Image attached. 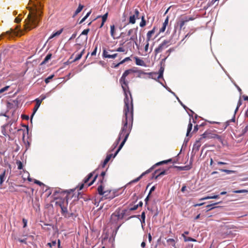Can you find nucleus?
Returning a JSON list of instances; mask_svg holds the SVG:
<instances>
[{
	"label": "nucleus",
	"instance_id": "nucleus-40",
	"mask_svg": "<svg viewBox=\"0 0 248 248\" xmlns=\"http://www.w3.org/2000/svg\"><path fill=\"white\" fill-rule=\"evenodd\" d=\"M54 75H52L50 76H49L48 77H47L45 79V82L47 84L48 83H49L50 81V80L51 79H52V78L54 77Z\"/></svg>",
	"mask_w": 248,
	"mask_h": 248
},
{
	"label": "nucleus",
	"instance_id": "nucleus-37",
	"mask_svg": "<svg viewBox=\"0 0 248 248\" xmlns=\"http://www.w3.org/2000/svg\"><path fill=\"white\" fill-rule=\"evenodd\" d=\"M16 163L17 165V168L18 170H21L23 169V164L20 161L17 160Z\"/></svg>",
	"mask_w": 248,
	"mask_h": 248
},
{
	"label": "nucleus",
	"instance_id": "nucleus-5",
	"mask_svg": "<svg viewBox=\"0 0 248 248\" xmlns=\"http://www.w3.org/2000/svg\"><path fill=\"white\" fill-rule=\"evenodd\" d=\"M98 193L103 196L105 199L111 200L116 196L115 192L113 190L104 191V186L103 185H101L97 188Z\"/></svg>",
	"mask_w": 248,
	"mask_h": 248
},
{
	"label": "nucleus",
	"instance_id": "nucleus-36",
	"mask_svg": "<svg viewBox=\"0 0 248 248\" xmlns=\"http://www.w3.org/2000/svg\"><path fill=\"white\" fill-rule=\"evenodd\" d=\"M192 128V124L191 123L190 121H189V123L188 125L187 130V133L186 136H188L189 135V133L191 131Z\"/></svg>",
	"mask_w": 248,
	"mask_h": 248
},
{
	"label": "nucleus",
	"instance_id": "nucleus-50",
	"mask_svg": "<svg viewBox=\"0 0 248 248\" xmlns=\"http://www.w3.org/2000/svg\"><path fill=\"white\" fill-rule=\"evenodd\" d=\"M178 168H179L181 170H187L188 168L186 166L185 167H177Z\"/></svg>",
	"mask_w": 248,
	"mask_h": 248
},
{
	"label": "nucleus",
	"instance_id": "nucleus-46",
	"mask_svg": "<svg viewBox=\"0 0 248 248\" xmlns=\"http://www.w3.org/2000/svg\"><path fill=\"white\" fill-rule=\"evenodd\" d=\"M56 244V243L55 241H53L52 243H47V245L48 246L50 247H51L52 246H55Z\"/></svg>",
	"mask_w": 248,
	"mask_h": 248
},
{
	"label": "nucleus",
	"instance_id": "nucleus-62",
	"mask_svg": "<svg viewBox=\"0 0 248 248\" xmlns=\"http://www.w3.org/2000/svg\"><path fill=\"white\" fill-rule=\"evenodd\" d=\"M243 98H244V99L245 100H247L248 101V96H243Z\"/></svg>",
	"mask_w": 248,
	"mask_h": 248
},
{
	"label": "nucleus",
	"instance_id": "nucleus-23",
	"mask_svg": "<svg viewBox=\"0 0 248 248\" xmlns=\"http://www.w3.org/2000/svg\"><path fill=\"white\" fill-rule=\"evenodd\" d=\"M6 170H4L1 174H0V185H2L3 182L5 180L6 176Z\"/></svg>",
	"mask_w": 248,
	"mask_h": 248
},
{
	"label": "nucleus",
	"instance_id": "nucleus-38",
	"mask_svg": "<svg viewBox=\"0 0 248 248\" xmlns=\"http://www.w3.org/2000/svg\"><path fill=\"white\" fill-rule=\"evenodd\" d=\"M51 57V54H48L46 55V56L45 57L44 61L42 63H46L49 59H50Z\"/></svg>",
	"mask_w": 248,
	"mask_h": 248
},
{
	"label": "nucleus",
	"instance_id": "nucleus-34",
	"mask_svg": "<svg viewBox=\"0 0 248 248\" xmlns=\"http://www.w3.org/2000/svg\"><path fill=\"white\" fill-rule=\"evenodd\" d=\"M141 18V21L140 24V26L141 27H144L146 24V20L144 18V16H142Z\"/></svg>",
	"mask_w": 248,
	"mask_h": 248
},
{
	"label": "nucleus",
	"instance_id": "nucleus-6",
	"mask_svg": "<svg viewBox=\"0 0 248 248\" xmlns=\"http://www.w3.org/2000/svg\"><path fill=\"white\" fill-rule=\"evenodd\" d=\"M143 202H139V204L134 205H130L127 209H120V212L121 215H123V218L126 216H129L131 214V211L137 209L139 206L141 207Z\"/></svg>",
	"mask_w": 248,
	"mask_h": 248
},
{
	"label": "nucleus",
	"instance_id": "nucleus-1",
	"mask_svg": "<svg viewBox=\"0 0 248 248\" xmlns=\"http://www.w3.org/2000/svg\"><path fill=\"white\" fill-rule=\"evenodd\" d=\"M135 71L132 69L125 70L119 80L120 84L123 90L125 96L124 99V115L122 120V126L119 137L114 143L113 147L115 148L121 140H122L118 149L114 155V157L120 151L131 132L133 123V99L128 86V80L134 77Z\"/></svg>",
	"mask_w": 248,
	"mask_h": 248
},
{
	"label": "nucleus",
	"instance_id": "nucleus-56",
	"mask_svg": "<svg viewBox=\"0 0 248 248\" xmlns=\"http://www.w3.org/2000/svg\"><path fill=\"white\" fill-rule=\"evenodd\" d=\"M148 239H149V241L150 242H151L152 241V236L150 233L148 234Z\"/></svg>",
	"mask_w": 248,
	"mask_h": 248
},
{
	"label": "nucleus",
	"instance_id": "nucleus-21",
	"mask_svg": "<svg viewBox=\"0 0 248 248\" xmlns=\"http://www.w3.org/2000/svg\"><path fill=\"white\" fill-rule=\"evenodd\" d=\"M134 59L135 60L136 64L138 65L142 66L144 65V62L143 60L138 58V57H135Z\"/></svg>",
	"mask_w": 248,
	"mask_h": 248
},
{
	"label": "nucleus",
	"instance_id": "nucleus-2",
	"mask_svg": "<svg viewBox=\"0 0 248 248\" xmlns=\"http://www.w3.org/2000/svg\"><path fill=\"white\" fill-rule=\"evenodd\" d=\"M43 0H30L29 6V13L25 20V29L31 30L36 28L41 19L43 9Z\"/></svg>",
	"mask_w": 248,
	"mask_h": 248
},
{
	"label": "nucleus",
	"instance_id": "nucleus-31",
	"mask_svg": "<svg viewBox=\"0 0 248 248\" xmlns=\"http://www.w3.org/2000/svg\"><path fill=\"white\" fill-rule=\"evenodd\" d=\"M167 242L173 247H174L175 246V240H174V239H173L172 238H169V239H167Z\"/></svg>",
	"mask_w": 248,
	"mask_h": 248
},
{
	"label": "nucleus",
	"instance_id": "nucleus-54",
	"mask_svg": "<svg viewBox=\"0 0 248 248\" xmlns=\"http://www.w3.org/2000/svg\"><path fill=\"white\" fill-rule=\"evenodd\" d=\"M204 203V202H201V203H199V204H194L193 206H194V207H196V206H202V205Z\"/></svg>",
	"mask_w": 248,
	"mask_h": 248
},
{
	"label": "nucleus",
	"instance_id": "nucleus-27",
	"mask_svg": "<svg viewBox=\"0 0 248 248\" xmlns=\"http://www.w3.org/2000/svg\"><path fill=\"white\" fill-rule=\"evenodd\" d=\"M108 13H106L105 15H104L102 16V23L100 25V28L102 27L104 25L105 22L107 20V19L108 18Z\"/></svg>",
	"mask_w": 248,
	"mask_h": 248
},
{
	"label": "nucleus",
	"instance_id": "nucleus-26",
	"mask_svg": "<svg viewBox=\"0 0 248 248\" xmlns=\"http://www.w3.org/2000/svg\"><path fill=\"white\" fill-rule=\"evenodd\" d=\"M112 155V154H109V155H107L106 158L104 160V162L102 164L103 168L105 167V166L106 165V164L108 163V162L109 161V160L111 158Z\"/></svg>",
	"mask_w": 248,
	"mask_h": 248
},
{
	"label": "nucleus",
	"instance_id": "nucleus-22",
	"mask_svg": "<svg viewBox=\"0 0 248 248\" xmlns=\"http://www.w3.org/2000/svg\"><path fill=\"white\" fill-rule=\"evenodd\" d=\"M63 29H61V30L57 31L55 32H53L51 35L49 37V39H51L55 37L58 36L60 35L62 32Z\"/></svg>",
	"mask_w": 248,
	"mask_h": 248
},
{
	"label": "nucleus",
	"instance_id": "nucleus-7",
	"mask_svg": "<svg viewBox=\"0 0 248 248\" xmlns=\"http://www.w3.org/2000/svg\"><path fill=\"white\" fill-rule=\"evenodd\" d=\"M56 203L60 206L62 210V214L65 217L69 218L73 216V213H69L68 212V202H56Z\"/></svg>",
	"mask_w": 248,
	"mask_h": 248
},
{
	"label": "nucleus",
	"instance_id": "nucleus-8",
	"mask_svg": "<svg viewBox=\"0 0 248 248\" xmlns=\"http://www.w3.org/2000/svg\"><path fill=\"white\" fill-rule=\"evenodd\" d=\"M123 216L120 214V208L116 210L111 215L110 222L112 224H117L119 220L123 218Z\"/></svg>",
	"mask_w": 248,
	"mask_h": 248
},
{
	"label": "nucleus",
	"instance_id": "nucleus-17",
	"mask_svg": "<svg viewBox=\"0 0 248 248\" xmlns=\"http://www.w3.org/2000/svg\"><path fill=\"white\" fill-rule=\"evenodd\" d=\"M110 35L113 39L118 38L119 37L116 36V29L114 25L110 26Z\"/></svg>",
	"mask_w": 248,
	"mask_h": 248
},
{
	"label": "nucleus",
	"instance_id": "nucleus-64",
	"mask_svg": "<svg viewBox=\"0 0 248 248\" xmlns=\"http://www.w3.org/2000/svg\"><path fill=\"white\" fill-rule=\"evenodd\" d=\"M155 189V186H153L151 189H150V192L151 193L152 191H154Z\"/></svg>",
	"mask_w": 248,
	"mask_h": 248
},
{
	"label": "nucleus",
	"instance_id": "nucleus-42",
	"mask_svg": "<svg viewBox=\"0 0 248 248\" xmlns=\"http://www.w3.org/2000/svg\"><path fill=\"white\" fill-rule=\"evenodd\" d=\"M141 219H142V221H141V223H145V213L144 212H143L142 213H141Z\"/></svg>",
	"mask_w": 248,
	"mask_h": 248
},
{
	"label": "nucleus",
	"instance_id": "nucleus-28",
	"mask_svg": "<svg viewBox=\"0 0 248 248\" xmlns=\"http://www.w3.org/2000/svg\"><path fill=\"white\" fill-rule=\"evenodd\" d=\"M182 236L184 238L185 241H186V242H188V241L196 242V240L195 239L192 238L190 237H186V235H184V234H183Z\"/></svg>",
	"mask_w": 248,
	"mask_h": 248
},
{
	"label": "nucleus",
	"instance_id": "nucleus-19",
	"mask_svg": "<svg viewBox=\"0 0 248 248\" xmlns=\"http://www.w3.org/2000/svg\"><path fill=\"white\" fill-rule=\"evenodd\" d=\"M130 61H131L130 57H126L116 64H115L114 63H113L112 64V67H113L115 68H117L119 67V66L120 64H122L124 63L125 62Z\"/></svg>",
	"mask_w": 248,
	"mask_h": 248
},
{
	"label": "nucleus",
	"instance_id": "nucleus-16",
	"mask_svg": "<svg viewBox=\"0 0 248 248\" xmlns=\"http://www.w3.org/2000/svg\"><path fill=\"white\" fill-rule=\"evenodd\" d=\"M205 134L204 133L202 135V137L199 139V140H197L196 141L194 145V147L195 148H197V149L198 150L199 148L201 145V142L203 141V140L205 138Z\"/></svg>",
	"mask_w": 248,
	"mask_h": 248
},
{
	"label": "nucleus",
	"instance_id": "nucleus-12",
	"mask_svg": "<svg viewBox=\"0 0 248 248\" xmlns=\"http://www.w3.org/2000/svg\"><path fill=\"white\" fill-rule=\"evenodd\" d=\"M137 31H138V28H133L130 29L128 32H127V35L130 36L129 39H127L125 40L126 41H127L128 40L136 41V40H137Z\"/></svg>",
	"mask_w": 248,
	"mask_h": 248
},
{
	"label": "nucleus",
	"instance_id": "nucleus-43",
	"mask_svg": "<svg viewBox=\"0 0 248 248\" xmlns=\"http://www.w3.org/2000/svg\"><path fill=\"white\" fill-rule=\"evenodd\" d=\"M218 197V196H217V195H215V196H214L212 197L207 196V197H205L202 198L201 200H207V199H216Z\"/></svg>",
	"mask_w": 248,
	"mask_h": 248
},
{
	"label": "nucleus",
	"instance_id": "nucleus-20",
	"mask_svg": "<svg viewBox=\"0 0 248 248\" xmlns=\"http://www.w3.org/2000/svg\"><path fill=\"white\" fill-rule=\"evenodd\" d=\"M169 17L168 16L166 17V19L165 20L164 23H163L162 27L160 29V32H164L165 31L166 26L168 25V23H169Z\"/></svg>",
	"mask_w": 248,
	"mask_h": 248
},
{
	"label": "nucleus",
	"instance_id": "nucleus-48",
	"mask_svg": "<svg viewBox=\"0 0 248 248\" xmlns=\"http://www.w3.org/2000/svg\"><path fill=\"white\" fill-rule=\"evenodd\" d=\"M89 30L86 29L83 31L81 33V34L83 35H87L88 33L89 32Z\"/></svg>",
	"mask_w": 248,
	"mask_h": 248
},
{
	"label": "nucleus",
	"instance_id": "nucleus-18",
	"mask_svg": "<svg viewBox=\"0 0 248 248\" xmlns=\"http://www.w3.org/2000/svg\"><path fill=\"white\" fill-rule=\"evenodd\" d=\"M219 202H214L213 204H210V205H206L205 208V209L203 210V211H205L206 212L210 211V210H211L212 209H214L215 208H218V206H215L216 205H217V203H218Z\"/></svg>",
	"mask_w": 248,
	"mask_h": 248
},
{
	"label": "nucleus",
	"instance_id": "nucleus-55",
	"mask_svg": "<svg viewBox=\"0 0 248 248\" xmlns=\"http://www.w3.org/2000/svg\"><path fill=\"white\" fill-rule=\"evenodd\" d=\"M186 187L184 186L182 187L181 191L184 192L186 190Z\"/></svg>",
	"mask_w": 248,
	"mask_h": 248
},
{
	"label": "nucleus",
	"instance_id": "nucleus-41",
	"mask_svg": "<svg viewBox=\"0 0 248 248\" xmlns=\"http://www.w3.org/2000/svg\"><path fill=\"white\" fill-rule=\"evenodd\" d=\"M10 86H5V87L1 89L0 90V94L4 93V92L8 90V89L9 88Z\"/></svg>",
	"mask_w": 248,
	"mask_h": 248
},
{
	"label": "nucleus",
	"instance_id": "nucleus-39",
	"mask_svg": "<svg viewBox=\"0 0 248 248\" xmlns=\"http://www.w3.org/2000/svg\"><path fill=\"white\" fill-rule=\"evenodd\" d=\"M91 13V11L89 12L86 14V15L81 19V20L80 22V23H82V22H83L87 18V17L90 15Z\"/></svg>",
	"mask_w": 248,
	"mask_h": 248
},
{
	"label": "nucleus",
	"instance_id": "nucleus-14",
	"mask_svg": "<svg viewBox=\"0 0 248 248\" xmlns=\"http://www.w3.org/2000/svg\"><path fill=\"white\" fill-rule=\"evenodd\" d=\"M170 45V42L168 40H164L159 46L156 47L155 52V54H158L161 52L163 49L167 48Z\"/></svg>",
	"mask_w": 248,
	"mask_h": 248
},
{
	"label": "nucleus",
	"instance_id": "nucleus-15",
	"mask_svg": "<svg viewBox=\"0 0 248 248\" xmlns=\"http://www.w3.org/2000/svg\"><path fill=\"white\" fill-rule=\"evenodd\" d=\"M18 27H16V29L13 30L11 29L10 31H7L6 32V34L8 36V37H13L15 36H17L18 34V30L17 29Z\"/></svg>",
	"mask_w": 248,
	"mask_h": 248
},
{
	"label": "nucleus",
	"instance_id": "nucleus-10",
	"mask_svg": "<svg viewBox=\"0 0 248 248\" xmlns=\"http://www.w3.org/2000/svg\"><path fill=\"white\" fill-rule=\"evenodd\" d=\"M114 50H109L107 51L104 50L103 51V56L106 58L112 59H114L117 57L119 58V60H121L122 58V55L121 54H119L118 53H113L110 54V52H113Z\"/></svg>",
	"mask_w": 248,
	"mask_h": 248
},
{
	"label": "nucleus",
	"instance_id": "nucleus-11",
	"mask_svg": "<svg viewBox=\"0 0 248 248\" xmlns=\"http://www.w3.org/2000/svg\"><path fill=\"white\" fill-rule=\"evenodd\" d=\"M192 17L187 16H181L179 17L176 22L177 26H179L180 29H182L185 23L190 20H193Z\"/></svg>",
	"mask_w": 248,
	"mask_h": 248
},
{
	"label": "nucleus",
	"instance_id": "nucleus-49",
	"mask_svg": "<svg viewBox=\"0 0 248 248\" xmlns=\"http://www.w3.org/2000/svg\"><path fill=\"white\" fill-rule=\"evenodd\" d=\"M247 191H248L246 190H241L235 191L234 192L237 193H240L246 192H247Z\"/></svg>",
	"mask_w": 248,
	"mask_h": 248
},
{
	"label": "nucleus",
	"instance_id": "nucleus-59",
	"mask_svg": "<svg viewBox=\"0 0 248 248\" xmlns=\"http://www.w3.org/2000/svg\"><path fill=\"white\" fill-rule=\"evenodd\" d=\"M241 103H240V101H239L238 102V104L237 105V108H236L235 109V112H236V111L238 110V108L239 107Z\"/></svg>",
	"mask_w": 248,
	"mask_h": 248
},
{
	"label": "nucleus",
	"instance_id": "nucleus-60",
	"mask_svg": "<svg viewBox=\"0 0 248 248\" xmlns=\"http://www.w3.org/2000/svg\"><path fill=\"white\" fill-rule=\"evenodd\" d=\"M146 246V243L145 242H142L141 244V246L142 247V248H144Z\"/></svg>",
	"mask_w": 248,
	"mask_h": 248
},
{
	"label": "nucleus",
	"instance_id": "nucleus-63",
	"mask_svg": "<svg viewBox=\"0 0 248 248\" xmlns=\"http://www.w3.org/2000/svg\"><path fill=\"white\" fill-rule=\"evenodd\" d=\"M200 214L198 215L195 218V220H197L200 218Z\"/></svg>",
	"mask_w": 248,
	"mask_h": 248
},
{
	"label": "nucleus",
	"instance_id": "nucleus-58",
	"mask_svg": "<svg viewBox=\"0 0 248 248\" xmlns=\"http://www.w3.org/2000/svg\"><path fill=\"white\" fill-rule=\"evenodd\" d=\"M19 242L21 243H26V239H19L18 240Z\"/></svg>",
	"mask_w": 248,
	"mask_h": 248
},
{
	"label": "nucleus",
	"instance_id": "nucleus-53",
	"mask_svg": "<svg viewBox=\"0 0 248 248\" xmlns=\"http://www.w3.org/2000/svg\"><path fill=\"white\" fill-rule=\"evenodd\" d=\"M217 163L218 165H227V163L222 162V161H218Z\"/></svg>",
	"mask_w": 248,
	"mask_h": 248
},
{
	"label": "nucleus",
	"instance_id": "nucleus-35",
	"mask_svg": "<svg viewBox=\"0 0 248 248\" xmlns=\"http://www.w3.org/2000/svg\"><path fill=\"white\" fill-rule=\"evenodd\" d=\"M99 203L100 202H94V205L96 206V207H98V208H97L96 210V211H97L101 210L103 208L104 205L103 203H101L100 205H99Z\"/></svg>",
	"mask_w": 248,
	"mask_h": 248
},
{
	"label": "nucleus",
	"instance_id": "nucleus-45",
	"mask_svg": "<svg viewBox=\"0 0 248 248\" xmlns=\"http://www.w3.org/2000/svg\"><path fill=\"white\" fill-rule=\"evenodd\" d=\"M149 42L146 41V44L145 46L144 50L146 53L148 52L149 47Z\"/></svg>",
	"mask_w": 248,
	"mask_h": 248
},
{
	"label": "nucleus",
	"instance_id": "nucleus-30",
	"mask_svg": "<svg viewBox=\"0 0 248 248\" xmlns=\"http://www.w3.org/2000/svg\"><path fill=\"white\" fill-rule=\"evenodd\" d=\"M220 170L222 172H224L227 174L235 173V171L232 170H225V169H220Z\"/></svg>",
	"mask_w": 248,
	"mask_h": 248
},
{
	"label": "nucleus",
	"instance_id": "nucleus-24",
	"mask_svg": "<svg viewBox=\"0 0 248 248\" xmlns=\"http://www.w3.org/2000/svg\"><path fill=\"white\" fill-rule=\"evenodd\" d=\"M155 31L154 30H152L151 31H149L147 33V38L146 40L147 42H149L151 40L152 35L154 34Z\"/></svg>",
	"mask_w": 248,
	"mask_h": 248
},
{
	"label": "nucleus",
	"instance_id": "nucleus-47",
	"mask_svg": "<svg viewBox=\"0 0 248 248\" xmlns=\"http://www.w3.org/2000/svg\"><path fill=\"white\" fill-rule=\"evenodd\" d=\"M19 16H20V15H19V16L18 17H17L15 18V21L16 22L19 23L21 21V18L19 17Z\"/></svg>",
	"mask_w": 248,
	"mask_h": 248
},
{
	"label": "nucleus",
	"instance_id": "nucleus-4",
	"mask_svg": "<svg viewBox=\"0 0 248 248\" xmlns=\"http://www.w3.org/2000/svg\"><path fill=\"white\" fill-rule=\"evenodd\" d=\"M97 175V173H96V171L89 173L84 179L83 183L79 185L78 191L81 190L84 187V185L87 186H91L96 179Z\"/></svg>",
	"mask_w": 248,
	"mask_h": 248
},
{
	"label": "nucleus",
	"instance_id": "nucleus-44",
	"mask_svg": "<svg viewBox=\"0 0 248 248\" xmlns=\"http://www.w3.org/2000/svg\"><path fill=\"white\" fill-rule=\"evenodd\" d=\"M106 174V171H103L101 173V176L102 177V180L100 181L101 185H102V183L103 182L104 179V176Z\"/></svg>",
	"mask_w": 248,
	"mask_h": 248
},
{
	"label": "nucleus",
	"instance_id": "nucleus-29",
	"mask_svg": "<svg viewBox=\"0 0 248 248\" xmlns=\"http://www.w3.org/2000/svg\"><path fill=\"white\" fill-rule=\"evenodd\" d=\"M84 52H85L84 49L82 50V51L79 54H78L77 55L76 57L75 58V59L74 60V61L76 62V61H77L79 60V59H80L84 53Z\"/></svg>",
	"mask_w": 248,
	"mask_h": 248
},
{
	"label": "nucleus",
	"instance_id": "nucleus-57",
	"mask_svg": "<svg viewBox=\"0 0 248 248\" xmlns=\"http://www.w3.org/2000/svg\"><path fill=\"white\" fill-rule=\"evenodd\" d=\"M34 183L37 184H38L40 186H41L42 184V183L41 182H40V181H39L38 180H35Z\"/></svg>",
	"mask_w": 248,
	"mask_h": 248
},
{
	"label": "nucleus",
	"instance_id": "nucleus-25",
	"mask_svg": "<svg viewBox=\"0 0 248 248\" xmlns=\"http://www.w3.org/2000/svg\"><path fill=\"white\" fill-rule=\"evenodd\" d=\"M112 155V154H109V155H107L106 158L104 160V162L102 164L103 168L105 167V166L106 165V164L108 163V162L109 161V160L111 158Z\"/></svg>",
	"mask_w": 248,
	"mask_h": 248
},
{
	"label": "nucleus",
	"instance_id": "nucleus-3",
	"mask_svg": "<svg viewBox=\"0 0 248 248\" xmlns=\"http://www.w3.org/2000/svg\"><path fill=\"white\" fill-rule=\"evenodd\" d=\"M76 189L70 190L69 191H60L59 190L54 194V199L55 200L60 199L59 202H87L89 199L88 196L84 194L78 193L76 194Z\"/></svg>",
	"mask_w": 248,
	"mask_h": 248
},
{
	"label": "nucleus",
	"instance_id": "nucleus-61",
	"mask_svg": "<svg viewBox=\"0 0 248 248\" xmlns=\"http://www.w3.org/2000/svg\"><path fill=\"white\" fill-rule=\"evenodd\" d=\"M165 174V171H161L159 175H164Z\"/></svg>",
	"mask_w": 248,
	"mask_h": 248
},
{
	"label": "nucleus",
	"instance_id": "nucleus-52",
	"mask_svg": "<svg viewBox=\"0 0 248 248\" xmlns=\"http://www.w3.org/2000/svg\"><path fill=\"white\" fill-rule=\"evenodd\" d=\"M96 50H97V47L96 46L94 50L92 52L91 55L94 56L96 55Z\"/></svg>",
	"mask_w": 248,
	"mask_h": 248
},
{
	"label": "nucleus",
	"instance_id": "nucleus-32",
	"mask_svg": "<svg viewBox=\"0 0 248 248\" xmlns=\"http://www.w3.org/2000/svg\"><path fill=\"white\" fill-rule=\"evenodd\" d=\"M83 8V6L81 4H79L78 8L75 11V14L74 16H75L77 15H78L79 13H80L81 12V11L82 10Z\"/></svg>",
	"mask_w": 248,
	"mask_h": 248
},
{
	"label": "nucleus",
	"instance_id": "nucleus-33",
	"mask_svg": "<svg viewBox=\"0 0 248 248\" xmlns=\"http://www.w3.org/2000/svg\"><path fill=\"white\" fill-rule=\"evenodd\" d=\"M115 51L124 52V54H126L127 52V50L123 47H119L115 50Z\"/></svg>",
	"mask_w": 248,
	"mask_h": 248
},
{
	"label": "nucleus",
	"instance_id": "nucleus-9",
	"mask_svg": "<svg viewBox=\"0 0 248 248\" xmlns=\"http://www.w3.org/2000/svg\"><path fill=\"white\" fill-rule=\"evenodd\" d=\"M140 12L138 9H135L130 13L129 23L134 24L136 23V19H139Z\"/></svg>",
	"mask_w": 248,
	"mask_h": 248
},
{
	"label": "nucleus",
	"instance_id": "nucleus-51",
	"mask_svg": "<svg viewBox=\"0 0 248 248\" xmlns=\"http://www.w3.org/2000/svg\"><path fill=\"white\" fill-rule=\"evenodd\" d=\"M22 221H23V223H24L23 227H24V228H25V227H26V226H27V220L26 219L23 218V220H22Z\"/></svg>",
	"mask_w": 248,
	"mask_h": 248
},
{
	"label": "nucleus",
	"instance_id": "nucleus-13",
	"mask_svg": "<svg viewBox=\"0 0 248 248\" xmlns=\"http://www.w3.org/2000/svg\"><path fill=\"white\" fill-rule=\"evenodd\" d=\"M46 97V95L42 94L40 96L39 98H36L35 100V101L36 102V105L33 108V112L32 114L31 118L38 110L43 100H44Z\"/></svg>",
	"mask_w": 248,
	"mask_h": 248
}]
</instances>
